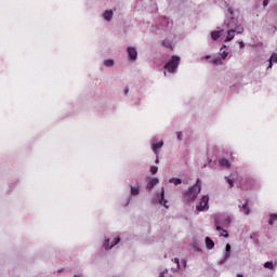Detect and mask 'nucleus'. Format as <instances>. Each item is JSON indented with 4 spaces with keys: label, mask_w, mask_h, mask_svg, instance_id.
<instances>
[{
    "label": "nucleus",
    "mask_w": 277,
    "mask_h": 277,
    "mask_svg": "<svg viewBox=\"0 0 277 277\" xmlns=\"http://www.w3.org/2000/svg\"><path fill=\"white\" fill-rule=\"evenodd\" d=\"M155 163H159V156H156V161Z\"/></svg>",
    "instance_id": "nucleus-33"
},
{
    "label": "nucleus",
    "mask_w": 277,
    "mask_h": 277,
    "mask_svg": "<svg viewBox=\"0 0 277 277\" xmlns=\"http://www.w3.org/2000/svg\"><path fill=\"white\" fill-rule=\"evenodd\" d=\"M103 18L104 21H107V23H109L111 18H114V11L111 10L105 11V13L103 14Z\"/></svg>",
    "instance_id": "nucleus-16"
},
{
    "label": "nucleus",
    "mask_w": 277,
    "mask_h": 277,
    "mask_svg": "<svg viewBox=\"0 0 277 277\" xmlns=\"http://www.w3.org/2000/svg\"><path fill=\"white\" fill-rule=\"evenodd\" d=\"M227 182H228L229 187H233L235 185L233 180H230V179H228Z\"/></svg>",
    "instance_id": "nucleus-30"
},
{
    "label": "nucleus",
    "mask_w": 277,
    "mask_h": 277,
    "mask_svg": "<svg viewBox=\"0 0 277 277\" xmlns=\"http://www.w3.org/2000/svg\"><path fill=\"white\" fill-rule=\"evenodd\" d=\"M219 163L222 168H226V169L230 168V161H228V159L226 158L219 160Z\"/></svg>",
    "instance_id": "nucleus-18"
},
{
    "label": "nucleus",
    "mask_w": 277,
    "mask_h": 277,
    "mask_svg": "<svg viewBox=\"0 0 277 277\" xmlns=\"http://www.w3.org/2000/svg\"><path fill=\"white\" fill-rule=\"evenodd\" d=\"M235 34H237V30L228 29L225 42H230L232 40H235Z\"/></svg>",
    "instance_id": "nucleus-15"
},
{
    "label": "nucleus",
    "mask_w": 277,
    "mask_h": 277,
    "mask_svg": "<svg viewBox=\"0 0 277 277\" xmlns=\"http://www.w3.org/2000/svg\"><path fill=\"white\" fill-rule=\"evenodd\" d=\"M264 267H265V269H271L272 272H274V269H276V266L274 265V262H272V261L265 262Z\"/></svg>",
    "instance_id": "nucleus-21"
},
{
    "label": "nucleus",
    "mask_w": 277,
    "mask_h": 277,
    "mask_svg": "<svg viewBox=\"0 0 277 277\" xmlns=\"http://www.w3.org/2000/svg\"><path fill=\"white\" fill-rule=\"evenodd\" d=\"M158 184H159V179L158 177H151L149 180V182L147 183L146 187L150 192L155 187V185H158Z\"/></svg>",
    "instance_id": "nucleus-14"
},
{
    "label": "nucleus",
    "mask_w": 277,
    "mask_h": 277,
    "mask_svg": "<svg viewBox=\"0 0 277 277\" xmlns=\"http://www.w3.org/2000/svg\"><path fill=\"white\" fill-rule=\"evenodd\" d=\"M206 248L208 250H213V248H215V242L210 237H206Z\"/></svg>",
    "instance_id": "nucleus-17"
},
{
    "label": "nucleus",
    "mask_w": 277,
    "mask_h": 277,
    "mask_svg": "<svg viewBox=\"0 0 277 277\" xmlns=\"http://www.w3.org/2000/svg\"><path fill=\"white\" fill-rule=\"evenodd\" d=\"M197 211H209V195L201 197L196 206Z\"/></svg>",
    "instance_id": "nucleus-7"
},
{
    "label": "nucleus",
    "mask_w": 277,
    "mask_h": 277,
    "mask_svg": "<svg viewBox=\"0 0 277 277\" xmlns=\"http://www.w3.org/2000/svg\"><path fill=\"white\" fill-rule=\"evenodd\" d=\"M228 256H230V245H226L224 258L219 262V265H224L226 261H228Z\"/></svg>",
    "instance_id": "nucleus-11"
},
{
    "label": "nucleus",
    "mask_w": 277,
    "mask_h": 277,
    "mask_svg": "<svg viewBox=\"0 0 277 277\" xmlns=\"http://www.w3.org/2000/svg\"><path fill=\"white\" fill-rule=\"evenodd\" d=\"M128 57H129L130 62H135V60H137V48L129 47L128 48Z\"/></svg>",
    "instance_id": "nucleus-10"
},
{
    "label": "nucleus",
    "mask_w": 277,
    "mask_h": 277,
    "mask_svg": "<svg viewBox=\"0 0 277 277\" xmlns=\"http://www.w3.org/2000/svg\"><path fill=\"white\" fill-rule=\"evenodd\" d=\"M120 243V237L115 236L113 238H107L104 242L105 250H111L115 246H118Z\"/></svg>",
    "instance_id": "nucleus-8"
},
{
    "label": "nucleus",
    "mask_w": 277,
    "mask_h": 277,
    "mask_svg": "<svg viewBox=\"0 0 277 277\" xmlns=\"http://www.w3.org/2000/svg\"><path fill=\"white\" fill-rule=\"evenodd\" d=\"M216 230L217 233H220L221 237H225V238L228 237V233L226 232V229L222 228V226L216 225Z\"/></svg>",
    "instance_id": "nucleus-19"
},
{
    "label": "nucleus",
    "mask_w": 277,
    "mask_h": 277,
    "mask_svg": "<svg viewBox=\"0 0 277 277\" xmlns=\"http://www.w3.org/2000/svg\"><path fill=\"white\" fill-rule=\"evenodd\" d=\"M227 11L232 17L224 22V27H226V29H233L236 34H243V28L239 23V18L235 17V11L232 8H228Z\"/></svg>",
    "instance_id": "nucleus-1"
},
{
    "label": "nucleus",
    "mask_w": 277,
    "mask_h": 277,
    "mask_svg": "<svg viewBox=\"0 0 277 277\" xmlns=\"http://www.w3.org/2000/svg\"><path fill=\"white\" fill-rule=\"evenodd\" d=\"M172 261H173V263H176L177 269H181V262H180L179 258H174Z\"/></svg>",
    "instance_id": "nucleus-27"
},
{
    "label": "nucleus",
    "mask_w": 277,
    "mask_h": 277,
    "mask_svg": "<svg viewBox=\"0 0 277 277\" xmlns=\"http://www.w3.org/2000/svg\"><path fill=\"white\" fill-rule=\"evenodd\" d=\"M140 195V186H131V196Z\"/></svg>",
    "instance_id": "nucleus-23"
},
{
    "label": "nucleus",
    "mask_w": 277,
    "mask_h": 277,
    "mask_svg": "<svg viewBox=\"0 0 277 277\" xmlns=\"http://www.w3.org/2000/svg\"><path fill=\"white\" fill-rule=\"evenodd\" d=\"M211 57H213V56H211V55H206V56H205V60H211Z\"/></svg>",
    "instance_id": "nucleus-32"
},
{
    "label": "nucleus",
    "mask_w": 277,
    "mask_h": 277,
    "mask_svg": "<svg viewBox=\"0 0 277 277\" xmlns=\"http://www.w3.org/2000/svg\"><path fill=\"white\" fill-rule=\"evenodd\" d=\"M239 47H240V49H243V47H246V43H243V41H240Z\"/></svg>",
    "instance_id": "nucleus-31"
},
{
    "label": "nucleus",
    "mask_w": 277,
    "mask_h": 277,
    "mask_svg": "<svg viewBox=\"0 0 277 277\" xmlns=\"http://www.w3.org/2000/svg\"><path fill=\"white\" fill-rule=\"evenodd\" d=\"M176 138L179 142L183 141V132H176Z\"/></svg>",
    "instance_id": "nucleus-28"
},
{
    "label": "nucleus",
    "mask_w": 277,
    "mask_h": 277,
    "mask_svg": "<svg viewBox=\"0 0 277 277\" xmlns=\"http://www.w3.org/2000/svg\"><path fill=\"white\" fill-rule=\"evenodd\" d=\"M181 64V56L172 55L171 58L166 63L164 70L174 75L179 70Z\"/></svg>",
    "instance_id": "nucleus-3"
},
{
    "label": "nucleus",
    "mask_w": 277,
    "mask_h": 277,
    "mask_svg": "<svg viewBox=\"0 0 277 277\" xmlns=\"http://www.w3.org/2000/svg\"><path fill=\"white\" fill-rule=\"evenodd\" d=\"M150 205L154 207L157 205H161L166 209H170V206H168V200L166 199V188H161V193L157 195V197L151 198Z\"/></svg>",
    "instance_id": "nucleus-5"
},
{
    "label": "nucleus",
    "mask_w": 277,
    "mask_h": 277,
    "mask_svg": "<svg viewBox=\"0 0 277 277\" xmlns=\"http://www.w3.org/2000/svg\"><path fill=\"white\" fill-rule=\"evenodd\" d=\"M230 222H233V217L226 214L219 215L214 219V224L216 226H223V228H228L230 226Z\"/></svg>",
    "instance_id": "nucleus-6"
},
{
    "label": "nucleus",
    "mask_w": 277,
    "mask_h": 277,
    "mask_svg": "<svg viewBox=\"0 0 277 277\" xmlns=\"http://www.w3.org/2000/svg\"><path fill=\"white\" fill-rule=\"evenodd\" d=\"M267 5H269V0H264V1H263V6H264V8H267Z\"/></svg>",
    "instance_id": "nucleus-29"
},
{
    "label": "nucleus",
    "mask_w": 277,
    "mask_h": 277,
    "mask_svg": "<svg viewBox=\"0 0 277 277\" xmlns=\"http://www.w3.org/2000/svg\"><path fill=\"white\" fill-rule=\"evenodd\" d=\"M228 57V50L226 49V45L224 44L219 52V55H213V57L210 61V64H214V66H222L224 64V60Z\"/></svg>",
    "instance_id": "nucleus-4"
},
{
    "label": "nucleus",
    "mask_w": 277,
    "mask_h": 277,
    "mask_svg": "<svg viewBox=\"0 0 277 277\" xmlns=\"http://www.w3.org/2000/svg\"><path fill=\"white\" fill-rule=\"evenodd\" d=\"M150 144L153 153H155L156 157H159V150L163 148V141L157 142V137H153Z\"/></svg>",
    "instance_id": "nucleus-9"
},
{
    "label": "nucleus",
    "mask_w": 277,
    "mask_h": 277,
    "mask_svg": "<svg viewBox=\"0 0 277 277\" xmlns=\"http://www.w3.org/2000/svg\"><path fill=\"white\" fill-rule=\"evenodd\" d=\"M114 64H115V62L111 58L104 61V66H106V68H111V66H114Z\"/></svg>",
    "instance_id": "nucleus-25"
},
{
    "label": "nucleus",
    "mask_w": 277,
    "mask_h": 277,
    "mask_svg": "<svg viewBox=\"0 0 277 277\" xmlns=\"http://www.w3.org/2000/svg\"><path fill=\"white\" fill-rule=\"evenodd\" d=\"M200 192H202V181L200 179H197L196 184L189 187L187 192L184 193V198L186 202H195Z\"/></svg>",
    "instance_id": "nucleus-2"
},
{
    "label": "nucleus",
    "mask_w": 277,
    "mask_h": 277,
    "mask_svg": "<svg viewBox=\"0 0 277 277\" xmlns=\"http://www.w3.org/2000/svg\"><path fill=\"white\" fill-rule=\"evenodd\" d=\"M169 183H172L173 185H181V183H183V180H181L180 177H171L169 180Z\"/></svg>",
    "instance_id": "nucleus-22"
},
{
    "label": "nucleus",
    "mask_w": 277,
    "mask_h": 277,
    "mask_svg": "<svg viewBox=\"0 0 277 277\" xmlns=\"http://www.w3.org/2000/svg\"><path fill=\"white\" fill-rule=\"evenodd\" d=\"M274 222H277V214L273 213L269 215L268 224L273 226Z\"/></svg>",
    "instance_id": "nucleus-24"
},
{
    "label": "nucleus",
    "mask_w": 277,
    "mask_h": 277,
    "mask_svg": "<svg viewBox=\"0 0 277 277\" xmlns=\"http://www.w3.org/2000/svg\"><path fill=\"white\" fill-rule=\"evenodd\" d=\"M150 172H151V174H157V172H159V168L156 166H153V167H150Z\"/></svg>",
    "instance_id": "nucleus-26"
},
{
    "label": "nucleus",
    "mask_w": 277,
    "mask_h": 277,
    "mask_svg": "<svg viewBox=\"0 0 277 277\" xmlns=\"http://www.w3.org/2000/svg\"><path fill=\"white\" fill-rule=\"evenodd\" d=\"M238 207L241 213H243L245 215H250V207H248V201H246L245 203H240Z\"/></svg>",
    "instance_id": "nucleus-12"
},
{
    "label": "nucleus",
    "mask_w": 277,
    "mask_h": 277,
    "mask_svg": "<svg viewBox=\"0 0 277 277\" xmlns=\"http://www.w3.org/2000/svg\"><path fill=\"white\" fill-rule=\"evenodd\" d=\"M237 276H238V277H243V275H239V274H238Z\"/></svg>",
    "instance_id": "nucleus-34"
},
{
    "label": "nucleus",
    "mask_w": 277,
    "mask_h": 277,
    "mask_svg": "<svg viewBox=\"0 0 277 277\" xmlns=\"http://www.w3.org/2000/svg\"><path fill=\"white\" fill-rule=\"evenodd\" d=\"M222 31H223V30H214V31H212V32H211V38H212L213 40L220 39L221 36H222Z\"/></svg>",
    "instance_id": "nucleus-20"
},
{
    "label": "nucleus",
    "mask_w": 277,
    "mask_h": 277,
    "mask_svg": "<svg viewBox=\"0 0 277 277\" xmlns=\"http://www.w3.org/2000/svg\"><path fill=\"white\" fill-rule=\"evenodd\" d=\"M268 67L266 68V70H271V68H273L274 64H277V53H273L271 55V57L268 58Z\"/></svg>",
    "instance_id": "nucleus-13"
}]
</instances>
